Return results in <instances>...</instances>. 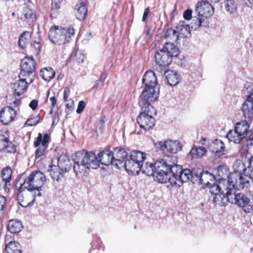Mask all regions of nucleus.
Returning a JSON list of instances; mask_svg holds the SVG:
<instances>
[{
    "mask_svg": "<svg viewBox=\"0 0 253 253\" xmlns=\"http://www.w3.org/2000/svg\"><path fill=\"white\" fill-rule=\"evenodd\" d=\"M75 56L76 57V60L78 62L80 63L84 61V55H82L80 53L77 52L76 53Z\"/></svg>",
    "mask_w": 253,
    "mask_h": 253,
    "instance_id": "obj_56",
    "label": "nucleus"
},
{
    "mask_svg": "<svg viewBox=\"0 0 253 253\" xmlns=\"http://www.w3.org/2000/svg\"><path fill=\"white\" fill-rule=\"evenodd\" d=\"M75 14L76 18L80 20H83L86 18L87 14V8L83 2L77 3L74 8Z\"/></svg>",
    "mask_w": 253,
    "mask_h": 253,
    "instance_id": "obj_26",
    "label": "nucleus"
},
{
    "mask_svg": "<svg viewBox=\"0 0 253 253\" xmlns=\"http://www.w3.org/2000/svg\"><path fill=\"white\" fill-rule=\"evenodd\" d=\"M204 20L201 17L196 18L195 17H194L192 19V21L194 22V23L191 24V29L196 30L199 28L201 26V24L202 21Z\"/></svg>",
    "mask_w": 253,
    "mask_h": 253,
    "instance_id": "obj_44",
    "label": "nucleus"
},
{
    "mask_svg": "<svg viewBox=\"0 0 253 253\" xmlns=\"http://www.w3.org/2000/svg\"><path fill=\"white\" fill-rule=\"evenodd\" d=\"M228 139L231 142L235 143H239L244 138L241 134H239L236 130H230L226 135Z\"/></svg>",
    "mask_w": 253,
    "mask_h": 253,
    "instance_id": "obj_37",
    "label": "nucleus"
},
{
    "mask_svg": "<svg viewBox=\"0 0 253 253\" xmlns=\"http://www.w3.org/2000/svg\"><path fill=\"white\" fill-rule=\"evenodd\" d=\"M38 101L37 100H33L29 104V106L33 110H35L38 106Z\"/></svg>",
    "mask_w": 253,
    "mask_h": 253,
    "instance_id": "obj_57",
    "label": "nucleus"
},
{
    "mask_svg": "<svg viewBox=\"0 0 253 253\" xmlns=\"http://www.w3.org/2000/svg\"><path fill=\"white\" fill-rule=\"evenodd\" d=\"M236 4L232 0H227L226 4V9L230 13H233L236 9Z\"/></svg>",
    "mask_w": 253,
    "mask_h": 253,
    "instance_id": "obj_45",
    "label": "nucleus"
},
{
    "mask_svg": "<svg viewBox=\"0 0 253 253\" xmlns=\"http://www.w3.org/2000/svg\"><path fill=\"white\" fill-rule=\"evenodd\" d=\"M31 36V34L28 31L23 33L20 36L18 41L19 47L24 48L28 43V41Z\"/></svg>",
    "mask_w": 253,
    "mask_h": 253,
    "instance_id": "obj_40",
    "label": "nucleus"
},
{
    "mask_svg": "<svg viewBox=\"0 0 253 253\" xmlns=\"http://www.w3.org/2000/svg\"><path fill=\"white\" fill-rule=\"evenodd\" d=\"M166 38L173 42H176L179 40V35L177 32L176 28L175 29H169L166 33Z\"/></svg>",
    "mask_w": 253,
    "mask_h": 253,
    "instance_id": "obj_39",
    "label": "nucleus"
},
{
    "mask_svg": "<svg viewBox=\"0 0 253 253\" xmlns=\"http://www.w3.org/2000/svg\"><path fill=\"white\" fill-rule=\"evenodd\" d=\"M16 116V111L10 106H6L0 112V120L4 125H7L13 121Z\"/></svg>",
    "mask_w": 253,
    "mask_h": 253,
    "instance_id": "obj_19",
    "label": "nucleus"
},
{
    "mask_svg": "<svg viewBox=\"0 0 253 253\" xmlns=\"http://www.w3.org/2000/svg\"><path fill=\"white\" fill-rule=\"evenodd\" d=\"M192 11L191 9H187L183 12V18L186 20H189L192 18Z\"/></svg>",
    "mask_w": 253,
    "mask_h": 253,
    "instance_id": "obj_48",
    "label": "nucleus"
},
{
    "mask_svg": "<svg viewBox=\"0 0 253 253\" xmlns=\"http://www.w3.org/2000/svg\"><path fill=\"white\" fill-rule=\"evenodd\" d=\"M168 166V168H170L171 172H172V179L173 180V185L180 187L183 182L191 181L193 183H196V179L194 177L196 176L197 171L193 170L192 171L189 169H183L180 165L175 164L172 161L171 158V163Z\"/></svg>",
    "mask_w": 253,
    "mask_h": 253,
    "instance_id": "obj_3",
    "label": "nucleus"
},
{
    "mask_svg": "<svg viewBox=\"0 0 253 253\" xmlns=\"http://www.w3.org/2000/svg\"><path fill=\"white\" fill-rule=\"evenodd\" d=\"M152 176L156 181L161 183L169 182L173 185V180L170 168H159V169H156Z\"/></svg>",
    "mask_w": 253,
    "mask_h": 253,
    "instance_id": "obj_12",
    "label": "nucleus"
},
{
    "mask_svg": "<svg viewBox=\"0 0 253 253\" xmlns=\"http://www.w3.org/2000/svg\"><path fill=\"white\" fill-rule=\"evenodd\" d=\"M251 165L253 166V156L251 158ZM249 181V186L250 185V183L252 182L253 185V169H252L250 174L248 176Z\"/></svg>",
    "mask_w": 253,
    "mask_h": 253,
    "instance_id": "obj_51",
    "label": "nucleus"
},
{
    "mask_svg": "<svg viewBox=\"0 0 253 253\" xmlns=\"http://www.w3.org/2000/svg\"><path fill=\"white\" fill-rule=\"evenodd\" d=\"M35 199V196L33 193H29L25 197V199L22 200L20 205L23 207L31 206L34 203Z\"/></svg>",
    "mask_w": 253,
    "mask_h": 253,
    "instance_id": "obj_41",
    "label": "nucleus"
},
{
    "mask_svg": "<svg viewBox=\"0 0 253 253\" xmlns=\"http://www.w3.org/2000/svg\"><path fill=\"white\" fill-rule=\"evenodd\" d=\"M146 155L145 153L138 150H133L130 152V158L139 163V165L144 163L146 159Z\"/></svg>",
    "mask_w": 253,
    "mask_h": 253,
    "instance_id": "obj_33",
    "label": "nucleus"
},
{
    "mask_svg": "<svg viewBox=\"0 0 253 253\" xmlns=\"http://www.w3.org/2000/svg\"><path fill=\"white\" fill-rule=\"evenodd\" d=\"M46 148L47 147L42 145L39 148L37 149L35 153V157L36 159H38L44 155Z\"/></svg>",
    "mask_w": 253,
    "mask_h": 253,
    "instance_id": "obj_46",
    "label": "nucleus"
},
{
    "mask_svg": "<svg viewBox=\"0 0 253 253\" xmlns=\"http://www.w3.org/2000/svg\"><path fill=\"white\" fill-rule=\"evenodd\" d=\"M113 154L114 165L118 169L121 168L124 162L125 161L126 158L127 157V153L124 148L120 147H117L114 148Z\"/></svg>",
    "mask_w": 253,
    "mask_h": 253,
    "instance_id": "obj_20",
    "label": "nucleus"
},
{
    "mask_svg": "<svg viewBox=\"0 0 253 253\" xmlns=\"http://www.w3.org/2000/svg\"><path fill=\"white\" fill-rule=\"evenodd\" d=\"M158 97V93L154 87H144L141 95L139 102L140 106H145L146 104L151 106L150 103L155 101Z\"/></svg>",
    "mask_w": 253,
    "mask_h": 253,
    "instance_id": "obj_13",
    "label": "nucleus"
},
{
    "mask_svg": "<svg viewBox=\"0 0 253 253\" xmlns=\"http://www.w3.org/2000/svg\"><path fill=\"white\" fill-rule=\"evenodd\" d=\"M19 80L13 84L12 87L13 95L15 98L16 96L19 97L27 89L28 84H30L28 77H27V76L22 77L21 74H19Z\"/></svg>",
    "mask_w": 253,
    "mask_h": 253,
    "instance_id": "obj_16",
    "label": "nucleus"
},
{
    "mask_svg": "<svg viewBox=\"0 0 253 253\" xmlns=\"http://www.w3.org/2000/svg\"><path fill=\"white\" fill-rule=\"evenodd\" d=\"M5 149L7 152L15 151V148L4 135L0 134V151Z\"/></svg>",
    "mask_w": 253,
    "mask_h": 253,
    "instance_id": "obj_27",
    "label": "nucleus"
},
{
    "mask_svg": "<svg viewBox=\"0 0 253 253\" xmlns=\"http://www.w3.org/2000/svg\"><path fill=\"white\" fill-rule=\"evenodd\" d=\"M5 204V198L3 196H0V211L4 210Z\"/></svg>",
    "mask_w": 253,
    "mask_h": 253,
    "instance_id": "obj_54",
    "label": "nucleus"
},
{
    "mask_svg": "<svg viewBox=\"0 0 253 253\" xmlns=\"http://www.w3.org/2000/svg\"><path fill=\"white\" fill-rule=\"evenodd\" d=\"M112 151L109 149H105L98 153L97 157L94 153L83 150L72 156L74 163L73 169L77 176L83 177L87 169H97L100 163L106 166L114 165Z\"/></svg>",
    "mask_w": 253,
    "mask_h": 253,
    "instance_id": "obj_1",
    "label": "nucleus"
},
{
    "mask_svg": "<svg viewBox=\"0 0 253 253\" xmlns=\"http://www.w3.org/2000/svg\"><path fill=\"white\" fill-rule=\"evenodd\" d=\"M73 101H72L70 104L67 103L66 104V108L68 109V110L66 111V114L67 115H69V114H70L71 112L73 111Z\"/></svg>",
    "mask_w": 253,
    "mask_h": 253,
    "instance_id": "obj_53",
    "label": "nucleus"
},
{
    "mask_svg": "<svg viewBox=\"0 0 253 253\" xmlns=\"http://www.w3.org/2000/svg\"><path fill=\"white\" fill-rule=\"evenodd\" d=\"M149 13V7H147L146 9H145V10H144V12L142 19V21L143 22H145L146 21V19L148 16Z\"/></svg>",
    "mask_w": 253,
    "mask_h": 253,
    "instance_id": "obj_60",
    "label": "nucleus"
},
{
    "mask_svg": "<svg viewBox=\"0 0 253 253\" xmlns=\"http://www.w3.org/2000/svg\"><path fill=\"white\" fill-rule=\"evenodd\" d=\"M157 149L164 152L176 153L182 149V145L177 140H168L164 142L159 141L155 143Z\"/></svg>",
    "mask_w": 253,
    "mask_h": 253,
    "instance_id": "obj_11",
    "label": "nucleus"
},
{
    "mask_svg": "<svg viewBox=\"0 0 253 253\" xmlns=\"http://www.w3.org/2000/svg\"><path fill=\"white\" fill-rule=\"evenodd\" d=\"M196 179V183H198L207 186H210V185L214 182V176L209 171H203L200 169L197 171L196 176L194 177Z\"/></svg>",
    "mask_w": 253,
    "mask_h": 253,
    "instance_id": "obj_18",
    "label": "nucleus"
},
{
    "mask_svg": "<svg viewBox=\"0 0 253 253\" xmlns=\"http://www.w3.org/2000/svg\"><path fill=\"white\" fill-rule=\"evenodd\" d=\"M46 181V177L42 171H32L28 177L22 174L16 183V187L22 191L23 189L28 191H40Z\"/></svg>",
    "mask_w": 253,
    "mask_h": 253,
    "instance_id": "obj_2",
    "label": "nucleus"
},
{
    "mask_svg": "<svg viewBox=\"0 0 253 253\" xmlns=\"http://www.w3.org/2000/svg\"><path fill=\"white\" fill-rule=\"evenodd\" d=\"M206 151L205 147L195 146L191 149L188 157L191 159H198L202 157L206 153Z\"/></svg>",
    "mask_w": 253,
    "mask_h": 253,
    "instance_id": "obj_31",
    "label": "nucleus"
},
{
    "mask_svg": "<svg viewBox=\"0 0 253 253\" xmlns=\"http://www.w3.org/2000/svg\"><path fill=\"white\" fill-rule=\"evenodd\" d=\"M40 75L44 80L49 82L55 77V72L51 68H45L41 70Z\"/></svg>",
    "mask_w": 253,
    "mask_h": 253,
    "instance_id": "obj_35",
    "label": "nucleus"
},
{
    "mask_svg": "<svg viewBox=\"0 0 253 253\" xmlns=\"http://www.w3.org/2000/svg\"><path fill=\"white\" fill-rule=\"evenodd\" d=\"M47 171L49 172V174L51 178L57 181H58L60 179L61 176H62L63 174L64 173L59 169L56 166L50 165Z\"/></svg>",
    "mask_w": 253,
    "mask_h": 253,
    "instance_id": "obj_34",
    "label": "nucleus"
},
{
    "mask_svg": "<svg viewBox=\"0 0 253 253\" xmlns=\"http://www.w3.org/2000/svg\"><path fill=\"white\" fill-rule=\"evenodd\" d=\"M169 163H171V157L166 156L157 160L154 163L148 162L143 163L140 166V171L147 175L152 176L156 169H159V168L166 169L168 166H170L169 165Z\"/></svg>",
    "mask_w": 253,
    "mask_h": 253,
    "instance_id": "obj_9",
    "label": "nucleus"
},
{
    "mask_svg": "<svg viewBox=\"0 0 253 253\" xmlns=\"http://www.w3.org/2000/svg\"><path fill=\"white\" fill-rule=\"evenodd\" d=\"M228 187L226 195L233 193L234 191H239L245 187L249 186L248 176L239 173H230L227 180Z\"/></svg>",
    "mask_w": 253,
    "mask_h": 253,
    "instance_id": "obj_7",
    "label": "nucleus"
},
{
    "mask_svg": "<svg viewBox=\"0 0 253 253\" xmlns=\"http://www.w3.org/2000/svg\"><path fill=\"white\" fill-rule=\"evenodd\" d=\"M226 198L229 202L237 204L242 208L246 212H251L253 210L250 199L247 195L239 191H234L233 193L227 194Z\"/></svg>",
    "mask_w": 253,
    "mask_h": 253,
    "instance_id": "obj_8",
    "label": "nucleus"
},
{
    "mask_svg": "<svg viewBox=\"0 0 253 253\" xmlns=\"http://www.w3.org/2000/svg\"><path fill=\"white\" fill-rule=\"evenodd\" d=\"M243 4L250 8L253 7V0H242Z\"/></svg>",
    "mask_w": 253,
    "mask_h": 253,
    "instance_id": "obj_55",
    "label": "nucleus"
},
{
    "mask_svg": "<svg viewBox=\"0 0 253 253\" xmlns=\"http://www.w3.org/2000/svg\"><path fill=\"white\" fill-rule=\"evenodd\" d=\"M164 75L168 84L170 86H175L180 81L178 74L172 70L166 71Z\"/></svg>",
    "mask_w": 253,
    "mask_h": 253,
    "instance_id": "obj_25",
    "label": "nucleus"
},
{
    "mask_svg": "<svg viewBox=\"0 0 253 253\" xmlns=\"http://www.w3.org/2000/svg\"><path fill=\"white\" fill-rule=\"evenodd\" d=\"M175 28L179 35V38H189L191 37L190 27L188 25H184L183 22L180 21Z\"/></svg>",
    "mask_w": 253,
    "mask_h": 253,
    "instance_id": "obj_28",
    "label": "nucleus"
},
{
    "mask_svg": "<svg viewBox=\"0 0 253 253\" xmlns=\"http://www.w3.org/2000/svg\"><path fill=\"white\" fill-rule=\"evenodd\" d=\"M50 100L51 102V106L52 107V108H54L56 102V100L55 98L54 97H51L50 98Z\"/></svg>",
    "mask_w": 253,
    "mask_h": 253,
    "instance_id": "obj_62",
    "label": "nucleus"
},
{
    "mask_svg": "<svg viewBox=\"0 0 253 253\" xmlns=\"http://www.w3.org/2000/svg\"><path fill=\"white\" fill-rule=\"evenodd\" d=\"M195 12L199 17H208L214 13V8L208 1L199 2L195 7Z\"/></svg>",
    "mask_w": 253,
    "mask_h": 253,
    "instance_id": "obj_14",
    "label": "nucleus"
},
{
    "mask_svg": "<svg viewBox=\"0 0 253 253\" xmlns=\"http://www.w3.org/2000/svg\"><path fill=\"white\" fill-rule=\"evenodd\" d=\"M214 196L213 197V202L214 203H216L219 200V198H220L221 194H218V195H213ZM221 198H222L221 197Z\"/></svg>",
    "mask_w": 253,
    "mask_h": 253,
    "instance_id": "obj_61",
    "label": "nucleus"
},
{
    "mask_svg": "<svg viewBox=\"0 0 253 253\" xmlns=\"http://www.w3.org/2000/svg\"><path fill=\"white\" fill-rule=\"evenodd\" d=\"M22 228V223L19 221L11 220L9 221L7 228L10 233H18Z\"/></svg>",
    "mask_w": 253,
    "mask_h": 253,
    "instance_id": "obj_38",
    "label": "nucleus"
},
{
    "mask_svg": "<svg viewBox=\"0 0 253 253\" xmlns=\"http://www.w3.org/2000/svg\"><path fill=\"white\" fill-rule=\"evenodd\" d=\"M209 149L212 152L219 153V155H222L224 154L225 146L222 141L216 139L210 144Z\"/></svg>",
    "mask_w": 253,
    "mask_h": 253,
    "instance_id": "obj_29",
    "label": "nucleus"
},
{
    "mask_svg": "<svg viewBox=\"0 0 253 253\" xmlns=\"http://www.w3.org/2000/svg\"><path fill=\"white\" fill-rule=\"evenodd\" d=\"M20 103V100L19 99H15V100L13 102V104L14 107L18 106Z\"/></svg>",
    "mask_w": 253,
    "mask_h": 253,
    "instance_id": "obj_63",
    "label": "nucleus"
},
{
    "mask_svg": "<svg viewBox=\"0 0 253 253\" xmlns=\"http://www.w3.org/2000/svg\"><path fill=\"white\" fill-rule=\"evenodd\" d=\"M142 81L144 87H155L157 84L156 76L152 71H147L144 74Z\"/></svg>",
    "mask_w": 253,
    "mask_h": 253,
    "instance_id": "obj_22",
    "label": "nucleus"
},
{
    "mask_svg": "<svg viewBox=\"0 0 253 253\" xmlns=\"http://www.w3.org/2000/svg\"><path fill=\"white\" fill-rule=\"evenodd\" d=\"M25 18L28 20V22H34L36 19V15L34 11L30 9H26L24 10Z\"/></svg>",
    "mask_w": 253,
    "mask_h": 253,
    "instance_id": "obj_43",
    "label": "nucleus"
},
{
    "mask_svg": "<svg viewBox=\"0 0 253 253\" xmlns=\"http://www.w3.org/2000/svg\"><path fill=\"white\" fill-rule=\"evenodd\" d=\"M85 106V103L84 101H81L79 102L78 106V108L76 112L78 114H80L84 110Z\"/></svg>",
    "mask_w": 253,
    "mask_h": 253,
    "instance_id": "obj_49",
    "label": "nucleus"
},
{
    "mask_svg": "<svg viewBox=\"0 0 253 253\" xmlns=\"http://www.w3.org/2000/svg\"><path fill=\"white\" fill-rule=\"evenodd\" d=\"M57 167L62 172H66L71 169L72 164L66 155H62L58 158Z\"/></svg>",
    "mask_w": 253,
    "mask_h": 253,
    "instance_id": "obj_24",
    "label": "nucleus"
},
{
    "mask_svg": "<svg viewBox=\"0 0 253 253\" xmlns=\"http://www.w3.org/2000/svg\"><path fill=\"white\" fill-rule=\"evenodd\" d=\"M39 121L36 118H33L30 119H28L25 123V125L28 126H33L36 125Z\"/></svg>",
    "mask_w": 253,
    "mask_h": 253,
    "instance_id": "obj_47",
    "label": "nucleus"
},
{
    "mask_svg": "<svg viewBox=\"0 0 253 253\" xmlns=\"http://www.w3.org/2000/svg\"><path fill=\"white\" fill-rule=\"evenodd\" d=\"M140 166L139 163H137L132 159L127 160L125 161V163L121 166V168L124 167L126 170L131 174L136 173L138 174L140 171Z\"/></svg>",
    "mask_w": 253,
    "mask_h": 253,
    "instance_id": "obj_23",
    "label": "nucleus"
},
{
    "mask_svg": "<svg viewBox=\"0 0 253 253\" xmlns=\"http://www.w3.org/2000/svg\"><path fill=\"white\" fill-rule=\"evenodd\" d=\"M33 46L36 50L37 53H39L40 51L41 45L39 42L35 41L33 44Z\"/></svg>",
    "mask_w": 253,
    "mask_h": 253,
    "instance_id": "obj_59",
    "label": "nucleus"
},
{
    "mask_svg": "<svg viewBox=\"0 0 253 253\" xmlns=\"http://www.w3.org/2000/svg\"><path fill=\"white\" fill-rule=\"evenodd\" d=\"M12 170L10 168H6L3 169L1 171V177L3 181L5 182V186L7 185V183L9 182L11 179Z\"/></svg>",
    "mask_w": 253,
    "mask_h": 253,
    "instance_id": "obj_42",
    "label": "nucleus"
},
{
    "mask_svg": "<svg viewBox=\"0 0 253 253\" xmlns=\"http://www.w3.org/2000/svg\"><path fill=\"white\" fill-rule=\"evenodd\" d=\"M3 188L4 189L5 192H8L9 189L8 187V183H7V185L6 186L5 185H4Z\"/></svg>",
    "mask_w": 253,
    "mask_h": 253,
    "instance_id": "obj_64",
    "label": "nucleus"
},
{
    "mask_svg": "<svg viewBox=\"0 0 253 253\" xmlns=\"http://www.w3.org/2000/svg\"><path fill=\"white\" fill-rule=\"evenodd\" d=\"M249 128V125L247 121H243L240 122H238L236 124L235 130L238 132L239 134H241L245 137H246L248 135V130Z\"/></svg>",
    "mask_w": 253,
    "mask_h": 253,
    "instance_id": "obj_32",
    "label": "nucleus"
},
{
    "mask_svg": "<svg viewBox=\"0 0 253 253\" xmlns=\"http://www.w3.org/2000/svg\"><path fill=\"white\" fill-rule=\"evenodd\" d=\"M49 139V136L48 134L45 133L42 136V145L47 147V144Z\"/></svg>",
    "mask_w": 253,
    "mask_h": 253,
    "instance_id": "obj_50",
    "label": "nucleus"
},
{
    "mask_svg": "<svg viewBox=\"0 0 253 253\" xmlns=\"http://www.w3.org/2000/svg\"><path fill=\"white\" fill-rule=\"evenodd\" d=\"M248 168H245L244 164L241 161H236L233 165L234 171L233 173H239L240 174L248 176L253 169V166L251 165V160Z\"/></svg>",
    "mask_w": 253,
    "mask_h": 253,
    "instance_id": "obj_21",
    "label": "nucleus"
},
{
    "mask_svg": "<svg viewBox=\"0 0 253 253\" xmlns=\"http://www.w3.org/2000/svg\"><path fill=\"white\" fill-rule=\"evenodd\" d=\"M178 54L177 47L173 43L167 42L155 53V61L160 66L165 67L171 63L172 57Z\"/></svg>",
    "mask_w": 253,
    "mask_h": 253,
    "instance_id": "obj_4",
    "label": "nucleus"
},
{
    "mask_svg": "<svg viewBox=\"0 0 253 253\" xmlns=\"http://www.w3.org/2000/svg\"><path fill=\"white\" fill-rule=\"evenodd\" d=\"M69 93H70L69 88L66 87L64 90V96H63V99L65 101L68 99Z\"/></svg>",
    "mask_w": 253,
    "mask_h": 253,
    "instance_id": "obj_58",
    "label": "nucleus"
},
{
    "mask_svg": "<svg viewBox=\"0 0 253 253\" xmlns=\"http://www.w3.org/2000/svg\"><path fill=\"white\" fill-rule=\"evenodd\" d=\"M21 76L22 77L27 76L31 83L35 78L34 71L36 69V62L31 57H25L22 59L21 63Z\"/></svg>",
    "mask_w": 253,
    "mask_h": 253,
    "instance_id": "obj_10",
    "label": "nucleus"
},
{
    "mask_svg": "<svg viewBox=\"0 0 253 253\" xmlns=\"http://www.w3.org/2000/svg\"><path fill=\"white\" fill-rule=\"evenodd\" d=\"M7 253H21L20 244L15 241H10L5 246Z\"/></svg>",
    "mask_w": 253,
    "mask_h": 253,
    "instance_id": "obj_36",
    "label": "nucleus"
},
{
    "mask_svg": "<svg viewBox=\"0 0 253 253\" xmlns=\"http://www.w3.org/2000/svg\"><path fill=\"white\" fill-rule=\"evenodd\" d=\"M42 134L41 133L38 134V136L35 138L34 145L35 147L39 146L42 143Z\"/></svg>",
    "mask_w": 253,
    "mask_h": 253,
    "instance_id": "obj_52",
    "label": "nucleus"
},
{
    "mask_svg": "<svg viewBox=\"0 0 253 253\" xmlns=\"http://www.w3.org/2000/svg\"><path fill=\"white\" fill-rule=\"evenodd\" d=\"M140 107L141 112L137 118V122L141 128L149 130L155 125L153 116L156 114V110L153 106L147 104Z\"/></svg>",
    "mask_w": 253,
    "mask_h": 253,
    "instance_id": "obj_6",
    "label": "nucleus"
},
{
    "mask_svg": "<svg viewBox=\"0 0 253 253\" xmlns=\"http://www.w3.org/2000/svg\"><path fill=\"white\" fill-rule=\"evenodd\" d=\"M242 111L245 118L249 121H251L253 118V88L243 103Z\"/></svg>",
    "mask_w": 253,
    "mask_h": 253,
    "instance_id": "obj_15",
    "label": "nucleus"
},
{
    "mask_svg": "<svg viewBox=\"0 0 253 253\" xmlns=\"http://www.w3.org/2000/svg\"><path fill=\"white\" fill-rule=\"evenodd\" d=\"M226 185V179H219L217 183L215 184L213 182L210 185V186H209L210 188V192L213 195L220 194L223 195L224 198H226V193L228 187Z\"/></svg>",
    "mask_w": 253,
    "mask_h": 253,
    "instance_id": "obj_17",
    "label": "nucleus"
},
{
    "mask_svg": "<svg viewBox=\"0 0 253 253\" xmlns=\"http://www.w3.org/2000/svg\"><path fill=\"white\" fill-rule=\"evenodd\" d=\"M74 33V30L73 28L54 26L49 30L48 38L53 43L61 45L69 42Z\"/></svg>",
    "mask_w": 253,
    "mask_h": 253,
    "instance_id": "obj_5",
    "label": "nucleus"
},
{
    "mask_svg": "<svg viewBox=\"0 0 253 253\" xmlns=\"http://www.w3.org/2000/svg\"><path fill=\"white\" fill-rule=\"evenodd\" d=\"M64 0H52L51 16L56 18L61 12Z\"/></svg>",
    "mask_w": 253,
    "mask_h": 253,
    "instance_id": "obj_30",
    "label": "nucleus"
}]
</instances>
